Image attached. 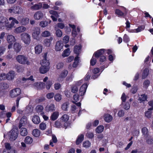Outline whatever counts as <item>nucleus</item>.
Segmentation results:
<instances>
[{
	"mask_svg": "<svg viewBox=\"0 0 153 153\" xmlns=\"http://www.w3.org/2000/svg\"><path fill=\"white\" fill-rule=\"evenodd\" d=\"M7 40L8 43H14L16 41L14 36L12 35H8L7 36Z\"/></svg>",
	"mask_w": 153,
	"mask_h": 153,
	"instance_id": "aec40b11",
	"label": "nucleus"
},
{
	"mask_svg": "<svg viewBox=\"0 0 153 153\" xmlns=\"http://www.w3.org/2000/svg\"><path fill=\"white\" fill-rule=\"evenodd\" d=\"M42 46L41 45H37L35 47V53L37 54H39L42 52Z\"/></svg>",
	"mask_w": 153,
	"mask_h": 153,
	"instance_id": "412c9836",
	"label": "nucleus"
},
{
	"mask_svg": "<svg viewBox=\"0 0 153 153\" xmlns=\"http://www.w3.org/2000/svg\"><path fill=\"white\" fill-rule=\"evenodd\" d=\"M32 120L33 123L36 124H38L40 122L39 117L37 115H35L33 117Z\"/></svg>",
	"mask_w": 153,
	"mask_h": 153,
	"instance_id": "bb28decb",
	"label": "nucleus"
},
{
	"mask_svg": "<svg viewBox=\"0 0 153 153\" xmlns=\"http://www.w3.org/2000/svg\"><path fill=\"white\" fill-rule=\"evenodd\" d=\"M83 147L85 148H88L91 146V143L88 140L84 142L83 143Z\"/></svg>",
	"mask_w": 153,
	"mask_h": 153,
	"instance_id": "49530a36",
	"label": "nucleus"
},
{
	"mask_svg": "<svg viewBox=\"0 0 153 153\" xmlns=\"http://www.w3.org/2000/svg\"><path fill=\"white\" fill-rule=\"evenodd\" d=\"M106 53V50L105 49H101L95 52L94 54L95 57L98 59L101 56Z\"/></svg>",
	"mask_w": 153,
	"mask_h": 153,
	"instance_id": "6e6552de",
	"label": "nucleus"
},
{
	"mask_svg": "<svg viewBox=\"0 0 153 153\" xmlns=\"http://www.w3.org/2000/svg\"><path fill=\"white\" fill-rule=\"evenodd\" d=\"M15 74V72L14 71H10L8 74H6V79L8 80H12L14 78Z\"/></svg>",
	"mask_w": 153,
	"mask_h": 153,
	"instance_id": "ddd939ff",
	"label": "nucleus"
},
{
	"mask_svg": "<svg viewBox=\"0 0 153 153\" xmlns=\"http://www.w3.org/2000/svg\"><path fill=\"white\" fill-rule=\"evenodd\" d=\"M16 152L15 150L4 149L3 153H16Z\"/></svg>",
	"mask_w": 153,
	"mask_h": 153,
	"instance_id": "13d9d810",
	"label": "nucleus"
},
{
	"mask_svg": "<svg viewBox=\"0 0 153 153\" xmlns=\"http://www.w3.org/2000/svg\"><path fill=\"white\" fill-rule=\"evenodd\" d=\"M59 115V113L57 111L53 112L51 114L50 117L52 121H54L57 119Z\"/></svg>",
	"mask_w": 153,
	"mask_h": 153,
	"instance_id": "b1692460",
	"label": "nucleus"
},
{
	"mask_svg": "<svg viewBox=\"0 0 153 153\" xmlns=\"http://www.w3.org/2000/svg\"><path fill=\"white\" fill-rule=\"evenodd\" d=\"M15 69L18 72H22L23 70V67L22 65H16L15 66Z\"/></svg>",
	"mask_w": 153,
	"mask_h": 153,
	"instance_id": "ea45409f",
	"label": "nucleus"
},
{
	"mask_svg": "<svg viewBox=\"0 0 153 153\" xmlns=\"http://www.w3.org/2000/svg\"><path fill=\"white\" fill-rule=\"evenodd\" d=\"M43 59L40 62L42 66L40 67L39 71L42 74L47 73L49 70L50 62L49 60H47V53H45L43 56Z\"/></svg>",
	"mask_w": 153,
	"mask_h": 153,
	"instance_id": "f03ea898",
	"label": "nucleus"
},
{
	"mask_svg": "<svg viewBox=\"0 0 153 153\" xmlns=\"http://www.w3.org/2000/svg\"><path fill=\"white\" fill-rule=\"evenodd\" d=\"M73 98L75 101H78L79 100V95L77 93L75 94L73 96Z\"/></svg>",
	"mask_w": 153,
	"mask_h": 153,
	"instance_id": "052dcab7",
	"label": "nucleus"
},
{
	"mask_svg": "<svg viewBox=\"0 0 153 153\" xmlns=\"http://www.w3.org/2000/svg\"><path fill=\"white\" fill-rule=\"evenodd\" d=\"M46 126L45 123H42L40 124L39 127L40 129L43 130L46 128Z\"/></svg>",
	"mask_w": 153,
	"mask_h": 153,
	"instance_id": "bf43d9fd",
	"label": "nucleus"
},
{
	"mask_svg": "<svg viewBox=\"0 0 153 153\" xmlns=\"http://www.w3.org/2000/svg\"><path fill=\"white\" fill-rule=\"evenodd\" d=\"M148 104L151 107L148 108V110L149 111L153 110V100H150Z\"/></svg>",
	"mask_w": 153,
	"mask_h": 153,
	"instance_id": "e2e57ef3",
	"label": "nucleus"
},
{
	"mask_svg": "<svg viewBox=\"0 0 153 153\" xmlns=\"http://www.w3.org/2000/svg\"><path fill=\"white\" fill-rule=\"evenodd\" d=\"M21 39L25 44H29L30 42V35L26 33H24L21 35Z\"/></svg>",
	"mask_w": 153,
	"mask_h": 153,
	"instance_id": "423d86ee",
	"label": "nucleus"
},
{
	"mask_svg": "<svg viewBox=\"0 0 153 153\" xmlns=\"http://www.w3.org/2000/svg\"><path fill=\"white\" fill-rule=\"evenodd\" d=\"M84 139V135L83 134L79 135L77 137L76 141V144L77 145H79Z\"/></svg>",
	"mask_w": 153,
	"mask_h": 153,
	"instance_id": "dca6fc26",
	"label": "nucleus"
},
{
	"mask_svg": "<svg viewBox=\"0 0 153 153\" xmlns=\"http://www.w3.org/2000/svg\"><path fill=\"white\" fill-rule=\"evenodd\" d=\"M71 91L73 93H76L78 91V88L76 85H73L71 87Z\"/></svg>",
	"mask_w": 153,
	"mask_h": 153,
	"instance_id": "de8ad7c7",
	"label": "nucleus"
},
{
	"mask_svg": "<svg viewBox=\"0 0 153 153\" xmlns=\"http://www.w3.org/2000/svg\"><path fill=\"white\" fill-rule=\"evenodd\" d=\"M62 122L60 120L58 119L55 122L54 125L56 127L60 128L62 127Z\"/></svg>",
	"mask_w": 153,
	"mask_h": 153,
	"instance_id": "7c9ffc66",
	"label": "nucleus"
},
{
	"mask_svg": "<svg viewBox=\"0 0 153 153\" xmlns=\"http://www.w3.org/2000/svg\"><path fill=\"white\" fill-rule=\"evenodd\" d=\"M152 112L151 111L148 110L145 112V116L146 117L148 118H151L152 116Z\"/></svg>",
	"mask_w": 153,
	"mask_h": 153,
	"instance_id": "09e8293b",
	"label": "nucleus"
},
{
	"mask_svg": "<svg viewBox=\"0 0 153 153\" xmlns=\"http://www.w3.org/2000/svg\"><path fill=\"white\" fill-rule=\"evenodd\" d=\"M49 23L47 21H41L39 23L40 26L42 27H44L48 25Z\"/></svg>",
	"mask_w": 153,
	"mask_h": 153,
	"instance_id": "58836bf2",
	"label": "nucleus"
},
{
	"mask_svg": "<svg viewBox=\"0 0 153 153\" xmlns=\"http://www.w3.org/2000/svg\"><path fill=\"white\" fill-rule=\"evenodd\" d=\"M68 74V71L67 70H63L60 74L59 77L62 78H65L67 76Z\"/></svg>",
	"mask_w": 153,
	"mask_h": 153,
	"instance_id": "c756f323",
	"label": "nucleus"
},
{
	"mask_svg": "<svg viewBox=\"0 0 153 153\" xmlns=\"http://www.w3.org/2000/svg\"><path fill=\"white\" fill-rule=\"evenodd\" d=\"M51 35L50 32L47 30H45L43 32L41 33V36L46 37L50 36Z\"/></svg>",
	"mask_w": 153,
	"mask_h": 153,
	"instance_id": "e433bc0d",
	"label": "nucleus"
},
{
	"mask_svg": "<svg viewBox=\"0 0 153 153\" xmlns=\"http://www.w3.org/2000/svg\"><path fill=\"white\" fill-rule=\"evenodd\" d=\"M53 39L51 37L50 39H46L44 41L45 45L47 47H49L50 46L51 41Z\"/></svg>",
	"mask_w": 153,
	"mask_h": 153,
	"instance_id": "72a5a7b5",
	"label": "nucleus"
},
{
	"mask_svg": "<svg viewBox=\"0 0 153 153\" xmlns=\"http://www.w3.org/2000/svg\"><path fill=\"white\" fill-rule=\"evenodd\" d=\"M63 44L61 41H59L56 42L55 45V50L56 51H59L62 48Z\"/></svg>",
	"mask_w": 153,
	"mask_h": 153,
	"instance_id": "a211bd4d",
	"label": "nucleus"
},
{
	"mask_svg": "<svg viewBox=\"0 0 153 153\" xmlns=\"http://www.w3.org/2000/svg\"><path fill=\"white\" fill-rule=\"evenodd\" d=\"M24 142L26 144H31L33 142V139L31 137L27 136L25 138Z\"/></svg>",
	"mask_w": 153,
	"mask_h": 153,
	"instance_id": "cd10ccee",
	"label": "nucleus"
},
{
	"mask_svg": "<svg viewBox=\"0 0 153 153\" xmlns=\"http://www.w3.org/2000/svg\"><path fill=\"white\" fill-rule=\"evenodd\" d=\"M18 134L17 130L12 129L8 132L7 135L10 140L13 141L15 140L17 138Z\"/></svg>",
	"mask_w": 153,
	"mask_h": 153,
	"instance_id": "39448f33",
	"label": "nucleus"
},
{
	"mask_svg": "<svg viewBox=\"0 0 153 153\" xmlns=\"http://www.w3.org/2000/svg\"><path fill=\"white\" fill-rule=\"evenodd\" d=\"M70 51L69 48H68L64 51L62 56L63 57L67 56L69 55L68 52Z\"/></svg>",
	"mask_w": 153,
	"mask_h": 153,
	"instance_id": "4d7b16f0",
	"label": "nucleus"
},
{
	"mask_svg": "<svg viewBox=\"0 0 153 153\" xmlns=\"http://www.w3.org/2000/svg\"><path fill=\"white\" fill-rule=\"evenodd\" d=\"M54 99L57 102H59L62 99V95L59 94H57L54 96Z\"/></svg>",
	"mask_w": 153,
	"mask_h": 153,
	"instance_id": "c03bdc74",
	"label": "nucleus"
},
{
	"mask_svg": "<svg viewBox=\"0 0 153 153\" xmlns=\"http://www.w3.org/2000/svg\"><path fill=\"white\" fill-rule=\"evenodd\" d=\"M45 109L47 112H53L55 111V105L53 104H50L46 106Z\"/></svg>",
	"mask_w": 153,
	"mask_h": 153,
	"instance_id": "f8f14e48",
	"label": "nucleus"
},
{
	"mask_svg": "<svg viewBox=\"0 0 153 153\" xmlns=\"http://www.w3.org/2000/svg\"><path fill=\"white\" fill-rule=\"evenodd\" d=\"M145 28V26L144 25H142L139 26L138 28L136 29V32H140L143 30Z\"/></svg>",
	"mask_w": 153,
	"mask_h": 153,
	"instance_id": "8fccbe9b",
	"label": "nucleus"
},
{
	"mask_svg": "<svg viewBox=\"0 0 153 153\" xmlns=\"http://www.w3.org/2000/svg\"><path fill=\"white\" fill-rule=\"evenodd\" d=\"M21 48L22 46L20 44L17 42H15L14 44L13 49L14 51L16 53L19 52L21 51Z\"/></svg>",
	"mask_w": 153,
	"mask_h": 153,
	"instance_id": "4468645a",
	"label": "nucleus"
},
{
	"mask_svg": "<svg viewBox=\"0 0 153 153\" xmlns=\"http://www.w3.org/2000/svg\"><path fill=\"white\" fill-rule=\"evenodd\" d=\"M17 62L21 64L29 65L30 62L28 58L24 55H17L16 57Z\"/></svg>",
	"mask_w": 153,
	"mask_h": 153,
	"instance_id": "7ed1b4c3",
	"label": "nucleus"
},
{
	"mask_svg": "<svg viewBox=\"0 0 153 153\" xmlns=\"http://www.w3.org/2000/svg\"><path fill=\"white\" fill-rule=\"evenodd\" d=\"M42 6L41 3H38L36 4L35 5L32 6L31 7L32 9L33 10H38L41 9Z\"/></svg>",
	"mask_w": 153,
	"mask_h": 153,
	"instance_id": "393cba45",
	"label": "nucleus"
},
{
	"mask_svg": "<svg viewBox=\"0 0 153 153\" xmlns=\"http://www.w3.org/2000/svg\"><path fill=\"white\" fill-rule=\"evenodd\" d=\"M150 84V82L149 80H145L143 83V85L146 88H147Z\"/></svg>",
	"mask_w": 153,
	"mask_h": 153,
	"instance_id": "338daca9",
	"label": "nucleus"
},
{
	"mask_svg": "<svg viewBox=\"0 0 153 153\" xmlns=\"http://www.w3.org/2000/svg\"><path fill=\"white\" fill-rule=\"evenodd\" d=\"M123 41L126 42L128 43L130 41V39L128 36L126 34H125L123 37Z\"/></svg>",
	"mask_w": 153,
	"mask_h": 153,
	"instance_id": "603ef678",
	"label": "nucleus"
},
{
	"mask_svg": "<svg viewBox=\"0 0 153 153\" xmlns=\"http://www.w3.org/2000/svg\"><path fill=\"white\" fill-rule=\"evenodd\" d=\"M29 19L27 17H25L22 18L20 20V23L22 25H25L29 22Z\"/></svg>",
	"mask_w": 153,
	"mask_h": 153,
	"instance_id": "6ab92c4d",
	"label": "nucleus"
},
{
	"mask_svg": "<svg viewBox=\"0 0 153 153\" xmlns=\"http://www.w3.org/2000/svg\"><path fill=\"white\" fill-rule=\"evenodd\" d=\"M68 105L69 103L68 102H65L63 103L61 106L62 109L64 111H67Z\"/></svg>",
	"mask_w": 153,
	"mask_h": 153,
	"instance_id": "a19ab883",
	"label": "nucleus"
},
{
	"mask_svg": "<svg viewBox=\"0 0 153 153\" xmlns=\"http://www.w3.org/2000/svg\"><path fill=\"white\" fill-rule=\"evenodd\" d=\"M46 88L47 90H49L51 85L53 84L52 82L51 81H48L46 83Z\"/></svg>",
	"mask_w": 153,
	"mask_h": 153,
	"instance_id": "864d4df0",
	"label": "nucleus"
},
{
	"mask_svg": "<svg viewBox=\"0 0 153 153\" xmlns=\"http://www.w3.org/2000/svg\"><path fill=\"white\" fill-rule=\"evenodd\" d=\"M40 28L37 27H35L32 34L33 39L39 41L41 40L42 38L41 36V34L40 35Z\"/></svg>",
	"mask_w": 153,
	"mask_h": 153,
	"instance_id": "20e7f679",
	"label": "nucleus"
},
{
	"mask_svg": "<svg viewBox=\"0 0 153 153\" xmlns=\"http://www.w3.org/2000/svg\"><path fill=\"white\" fill-rule=\"evenodd\" d=\"M81 45H76L74 47V53L76 54H79V51L81 50Z\"/></svg>",
	"mask_w": 153,
	"mask_h": 153,
	"instance_id": "2f4dec72",
	"label": "nucleus"
},
{
	"mask_svg": "<svg viewBox=\"0 0 153 153\" xmlns=\"http://www.w3.org/2000/svg\"><path fill=\"white\" fill-rule=\"evenodd\" d=\"M99 62L101 65L103 64V63L105 62L106 60V56H101L99 57Z\"/></svg>",
	"mask_w": 153,
	"mask_h": 153,
	"instance_id": "79ce46f5",
	"label": "nucleus"
},
{
	"mask_svg": "<svg viewBox=\"0 0 153 153\" xmlns=\"http://www.w3.org/2000/svg\"><path fill=\"white\" fill-rule=\"evenodd\" d=\"M149 70L148 68H146L143 70L142 75V78L143 79L146 78L149 74Z\"/></svg>",
	"mask_w": 153,
	"mask_h": 153,
	"instance_id": "5701e85b",
	"label": "nucleus"
},
{
	"mask_svg": "<svg viewBox=\"0 0 153 153\" xmlns=\"http://www.w3.org/2000/svg\"><path fill=\"white\" fill-rule=\"evenodd\" d=\"M56 34L57 36L61 37L62 34V31L59 29L57 30L56 32Z\"/></svg>",
	"mask_w": 153,
	"mask_h": 153,
	"instance_id": "6e6d98bb",
	"label": "nucleus"
},
{
	"mask_svg": "<svg viewBox=\"0 0 153 153\" xmlns=\"http://www.w3.org/2000/svg\"><path fill=\"white\" fill-rule=\"evenodd\" d=\"M20 7L19 6H14L13 7V13H19Z\"/></svg>",
	"mask_w": 153,
	"mask_h": 153,
	"instance_id": "a18cd8bd",
	"label": "nucleus"
},
{
	"mask_svg": "<svg viewBox=\"0 0 153 153\" xmlns=\"http://www.w3.org/2000/svg\"><path fill=\"white\" fill-rule=\"evenodd\" d=\"M26 30V28L23 26H19L16 28L14 30V32L16 33H19L24 32Z\"/></svg>",
	"mask_w": 153,
	"mask_h": 153,
	"instance_id": "f3484780",
	"label": "nucleus"
},
{
	"mask_svg": "<svg viewBox=\"0 0 153 153\" xmlns=\"http://www.w3.org/2000/svg\"><path fill=\"white\" fill-rule=\"evenodd\" d=\"M142 132L143 137L145 138L148 137L149 131L147 128L146 127H143L142 129Z\"/></svg>",
	"mask_w": 153,
	"mask_h": 153,
	"instance_id": "a878e982",
	"label": "nucleus"
},
{
	"mask_svg": "<svg viewBox=\"0 0 153 153\" xmlns=\"http://www.w3.org/2000/svg\"><path fill=\"white\" fill-rule=\"evenodd\" d=\"M40 130L38 129H36L33 130L32 134L34 137H37L40 135Z\"/></svg>",
	"mask_w": 153,
	"mask_h": 153,
	"instance_id": "473e14b6",
	"label": "nucleus"
},
{
	"mask_svg": "<svg viewBox=\"0 0 153 153\" xmlns=\"http://www.w3.org/2000/svg\"><path fill=\"white\" fill-rule=\"evenodd\" d=\"M68 119V116L66 114H64L62 116L60 120L63 123V122L67 121Z\"/></svg>",
	"mask_w": 153,
	"mask_h": 153,
	"instance_id": "c9c22d12",
	"label": "nucleus"
},
{
	"mask_svg": "<svg viewBox=\"0 0 153 153\" xmlns=\"http://www.w3.org/2000/svg\"><path fill=\"white\" fill-rule=\"evenodd\" d=\"M9 20H12L9 24L8 19L3 16H0V29H3L5 28L7 30H10L13 27L15 24H18L19 21L15 18L10 17L9 19Z\"/></svg>",
	"mask_w": 153,
	"mask_h": 153,
	"instance_id": "f257e3e1",
	"label": "nucleus"
},
{
	"mask_svg": "<svg viewBox=\"0 0 153 153\" xmlns=\"http://www.w3.org/2000/svg\"><path fill=\"white\" fill-rule=\"evenodd\" d=\"M86 136L88 138L92 139L94 137V135L93 133L88 132L86 134Z\"/></svg>",
	"mask_w": 153,
	"mask_h": 153,
	"instance_id": "69168bd1",
	"label": "nucleus"
},
{
	"mask_svg": "<svg viewBox=\"0 0 153 153\" xmlns=\"http://www.w3.org/2000/svg\"><path fill=\"white\" fill-rule=\"evenodd\" d=\"M27 129L25 128H21L20 134L22 136H25L27 134Z\"/></svg>",
	"mask_w": 153,
	"mask_h": 153,
	"instance_id": "4c0bfd02",
	"label": "nucleus"
},
{
	"mask_svg": "<svg viewBox=\"0 0 153 153\" xmlns=\"http://www.w3.org/2000/svg\"><path fill=\"white\" fill-rule=\"evenodd\" d=\"M21 93V91L19 88H16L11 90L10 92V95L12 98L18 96Z\"/></svg>",
	"mask_w": 153,
	"mask_h": 153,
	"instance_id": "0eeeda50",
	"label": "nucleus"
},
{
	"mask_svg": "<svg viewBox=\"0 0 153 153\" xmlns=\"http://www.w3.org/2000/svg\"><path fill=\"white\" fill-rule=\"evenodd\" d=\"M61 87V84L59 83H55L54 85V88L56 90L59 89Z\"/></svg>",
	"mask_w": 153,
	"mask_h": 153,
	"instance_id": "774afa93",
	"label": "nucleus"
},
{
	"mask_svg": "<svg viewBox=\"0 0 153 153\" xmlns=\"http://www.w3.org/2000/svg\"><path fill=\"white\" fill-rule=\"evenodd\" d=\"M36 108L37 109V111L39 112H41V114H43L44 113V112H42V111L43 110V106L41 105H38L36 107Z\"/></svg>",
	"mask_w": 153,
	"mask_h": 153,
	"instance_id": "37998d69",
	"label": "nucleus"
},
{
	"mask_svg": "<svg viewBox=\"0 0 153 153\" xmlns=\"http://www.w3.org/2000/svg\"><path fill=\"white\" fill-rule=\"evenodd\" d=\"M54 94L53 92H51L47 94H46V97L48 99H51L54 96Z\"/></svg>",
	"mask_w": 153,
	"mask_h": 153,
	"instance_id": "680f3d73",
	"label": "nucleus"
},
{
	"mask_svg": "<svg viewBox=\"0 0 153 153\" xmlns=\"http://www.w3.org/2000/svg\"><path fill=\"white\" fill-rule=\"evenodd\" d=\"M88 86L87 83H84L81 86L79 90V94L80 95L82 96L85 95Z\"/></svg>",
	"mask_w": 153,
	"mask_h": 153,
	"instance_id": "1a4fd4ad",
	"label": "nucleus"
},
{
	"mask_svg": "<svg viewBox=\"0 0 153 153\" xmlns=\"http://www.w3.org/2000/svg\"><path fill=\"white\" fill-rule=\"evenodd\" d=\"M115 13L119 17H121L123 18H125L126 16L124 13L123 12L119 9H117L115 10Z\"/></svg>",
	"mask_w": 153,
	"mask_h": 153,
	"instance_id": "2eb2a0df",
	"label": "nucleus"
},
{
	"mask_svg": "<svg viewBox=\"0 0 153 153\" xmlns=\"http://www.w3.org/2000/svg\"><path fill=\"white\" fill-rule=\"evenodd\" d=\"M138 90L137 86H133L131 88L130 92L133 94H135L136 93Z\"/></svg>",
	"mask_w": 153,
	"mask_h": 153,
	"instance_id": "3c124183",
	"label": "nucleus"
},
{
	"mask_svg": "<svg viewBox=\"0 0 153 153\" xmlns=\"http://www.w3.org/2000/svg\"><path fill=\"white\" fill-rule=\"evenodd\" d=\"M104 120L107 123H110L112 120L113 117L110 115L106 114H105L104 115Z\"/></svg>",
	"mask_w": 153,
	"mask_h": 153,
	"instance_id": "4be33fe9",
	"label": "nucleus"
},
{
	"mask_svg": "<svg viewBox=\"0 0 153 153\" xmlns=\"http://www.w3.org/2000/svg\"><path fill=\"white\" fill-rule=\"evenodd\" d=\"M27 118L26 116H23L21 119L19 125V128L20 129L22 127L24 126L27 123Z\"/></svg>",
	"mask_w": 153,
	"mask_h": 153,
	"instance_id": "9d476101",
	"label": "nucleus"
},
{
	"mask_svg": "<svg viewBox=\"0 0 153 153\" xmlns=\"http://www.w3.org/2000/svg\"><path fill=\"white\" fill-rule=\"evenodd\" d=\"M63 42L65 44L68 43L69 40V37L68 36L66 35L65 36L63 39Z\"/></svg>",
	"mask_w": 153,
	"mask_h": 153,
	"instance_id": "0e129e2a",
	"label": "nucleus"
},
{
	"mask_svg": "<svg viewBox=\"0 0 153 153\" xmlns=\"http://www.w3.org/2000/svg\"><path fill=\"white\" fill-rule=\"evenodd\" d=\"M93 56L94 55H93ZM93 56H94L92 57L90 62V65L92 66H94L95 65L97 62L96 59L94 58L93 57Z\"/></svg>",
	"mask_w": 153,
	"mask_h": 153,
	"instance_id": "5fc2aeb1",
	"label": "nucleus"
},
{
	"mask_svg": "<svg viewBox=\"0 0 153 153\" xmlns=\"http://www.w3.org/2000/svg\"><path fill=\"white\" fill-rule=\"evenodd\" d=\"M44 16V14L41 11L36 12L34 15V18L35 20H39L42 19Z\"/></svg>",
	"mask_w": 153,
	"mask_h": 153,
	"instance_id": "9b49d317",
	"label": "nucleus"
},
{
	"mask_svg": "<svg viewBox=\"0 0 153 153\" xmlns=\"http://www.w3.org/2000/svg\"><path fill=\"white\" fill-rule=\"evenodd\" d=\"M104 129V127L102 125H100L98 126L96 129V131L97 133H100L102 132Z\"/></svg>",
	"mask_w": 153,
	"mask_h": 153,
	"instance_id": "f704fd0d",
	"label": "nucleus"
},
{
	"mask_svg": "<svg viewBox=\"0 0 153 153\" xmlns=\"http://www.w3.org/2000/svg\"><path fill=\"white\" fill-rule=\"evenodd\" d=\"M147 96L145 94H143L140 95V97L138 98V100L140 101V103L145 102L147 100Z\"/></svg>",
	"mask_w": 153,
	"mask_h": 153,
	"instance_id": "c85d7f7f",
	"label": "nucleus"
}]
</instances>
